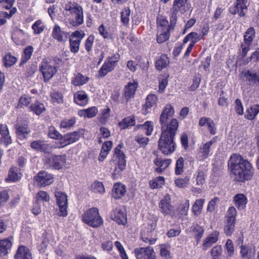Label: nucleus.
I'll return each mask as SVG.
<instances>
[{
	"instance_id": "338daca9",
	"label": "nucleus",
	"mask_w": 259,
	"mask_h": 259,
	"mask_svg": "<svg viewBox=\"0 0 259 259\" xmlns=\"http://www.w3.org/2000/svg\"><path fill=\"white\" fill-rule=\"evenodd\" d=\"M94 39V36L93 35H90L85 41V49L88 53H89L92 50Z\"/></svg>"
},
{
	"instance_id": "8fccbe9b",
	"label": "nucleus",
	"mask_w": 259,
	"mask_h": 259,
	"mask_svg": "<svg viewBox=\"0 0 259 259\" xmlns=\"http://www.w3.org/2000/svg\"><path fill=\"white\" fill-rule=\"evenodd\" d=\"M17 60V58L12 56L10 53L6 54L4 58L5 65L7 67L13 66L15 64Z\"/></svg>"
},
{
	"instance_id": "423d86ee",
	"label": "nucleus",
	"mask_w": 259,
	"mask_h": 259,
	"mask_svg": "<svg viewBox=\"0 0 259 259\" xmlns=\"http://www.w3.org/2000/svg\"><path fill=\"white\" fill-rule=\"evenodd\" d=\"M122 145H118L114 149V154L113 156L114 161H115V170L113 174H116L121 171L125 168L126 160L125 156L124 153L121 151Z\"/></svg>"
},
{
	"instance_id": "72a5a7b5",
	"label": "nucleus",
	"mask_w": 259,
	"mask_h": 259,
	"mask_svg": "<svg viewBox=\"0 0 259 259\" xmlns=\"http://www.w3.org/2000/svg\"><path fill=\"white\" fill-rule=\"evenodd\" d=\"M89 79L90 78L88 76H84L80 73H78L72 78L71 82L75 86H81L88 82Z\"/></svg>"
},
{
	"instance_id": "f704fd0d",
	"label": "nucleus",
	"mask_w": 259,
	"mask_h": 259,
	"mask_svg": "<svg viewBox=\"0 0 259 259\" xmlns=\"http://www.w3.org/2000/svg\"><path fill=\"white\" fill-rule=\"evenodd\" d=\"M187 1L188 0H174L172 7L171 9L173 16H176L179 11H181L182 9H184Z\"/></svg>"
},
{
	"instance_id": "c756f323",
	"label": "nucleus",
	"mask_w": 259,
	"mask_h": 259,
	"mask_svg": "<svg viewBox=\"0 0 259 259\" xmlns=\"http://www.w3.org/2000/svg\"><path fill=\"white\" fill-rule=\"evenodd\" d=\"M154 162L156 165L158 166L155 169L156 171L161 173L168 166L171 162V160L170 159L163 160L160 158L157 157Z\"/></svg>"
},
{
	"instance_id": "b1692460",
	"label": "nucleus",
	"mask_w": 259,
	"mask_h": 259,
	"mask_svg": "<svg viewBox=\"0 0 259 259\" xmlns=\"http://www.w3.org/2000/svg\"><path fill=\"white\" fill-rule=\"evenodd\" d=\"M12 38L17 45H24L26 43L25 32L20 29H14L12 34Z\"/></svg>"
},
{
	"instance_id": "a18cd8bd",
	"label": "nucleus",
	"mask_w": 259,
	"mask_h": 259,
	"mask_svg": "<svg viewBox=\"0 0 259 259\" xmlns=\"http://www.w3.org/2000/svg\"><path fill=\"white\" fill-rule=\"evenodd\" d=\"M76 119L75 117L71 118H65L60 123V127L63 128H70L76 123Z\"/></svg>"
},
{
	"instance_id": "20e7f679",
	"label": "nucleus",
	"mask_w": 259,
	"mask_h": 259,
	"mask_svg": "<svg viewBox=\"0 0 259 259\" xmlns=\"http://www.w3.org/2000/svg\"><path fill=\"white\" fill-rule=\"evenodd\" d=\"M82 219L84 223L93 228L100 227L103 222L99 214L98 209L96 207H93L85 212Z\"/></svg>"
},
{
	"instance_id": "4468645a",
	"label": "nucleus",
	"mask_w": 259,
	"mask_h": 259,
	"mask_svg": "<svg viewBox=\"0 0 259 259\" xmlns=\"http://www.w3.org/2000/svg\"><path fill=\"white\" fill-rule=\"evenodd\" d=\"M159 207L161 212L164 215H172L174 214L173 206L170 204V198L168 195H166L159 203Z\"/></svg>"
},
{
	"instance_id": "c03bdc74",
	"label": "nucleus",
	"mask_w": 259,
	"mask_h": 259,
	"mask_svg": "<svg viewBox=\"0 0 259 259\" xmlns=\"http://www.w3.org/2000/svg\"><path fill=\"white\" fill-rule=\"evenodd\" d=\"M33 52V48L31 46H28L24 49L21 59V62L22 63H25L29 60L32 56Z\"/></svg>"
},
{
	"instance_id": "79ce46f5",
	"label": "nucleus",
	"mask_w": 259,
	"mask_h": 259,
	"mask_svg": "<svg viewBox=\"0 0 259 259\" xmlns=\"http://www.w3.org/2000/svg\"><path fill=\"white\" fill-rule=\"evenodd\" d=\"M136 127L143 131H146L147 136L151 135L153 131V123L150 121H146L144 124H138Z\"/></svg>"
},
{
	"instance_id": "1a4fd4ad",
	"label": "nucleus",
	"mask_w": 259,
	"mask_h": 259,
	"mask_svg": "<svg viewBox=\"0 0 259 259\" xmlns=\"http://www.w3.org/2000/svg\"><path fill=\"white\" fill-rule=\"evenodd\" d=\"M39 70L42 74L45 82H47L55 75L57 69L56 66L51 65L46 61H44L39 67Z\"/></svg>"
},
{
	"instance_id": "ddd939ff",
	"label": "nucleus",
	"mask_w": 259,
	"mask_h": 259,
	"mask_svg": "<svg viewBox=\"0 0 259 259\" xmlns=\"http://www.w3.org/2000/svg\"><path fill=\"white\" fill-rule=\"evenodd\" d=\"M66 160V157L65 155H52L47 159L46 162L55 169H60L65 165Z\"/></svg>"
},
{
	"instance_id": "5fc2aeb1",
	"label": "nucleus",
	"mask_w": 259,
	"mask_h": 259,
	"mask_svg": "<svg viewBox=\"0 0 259 259\" xmlns=\"http://www.w3.org/2000/svg\"><path fill=\"white\" fill-rule=\"evenodd\" d=\"M131 10L130 8H124V10L121 13V21L124 25H127L130 21V16Z\"/></svg>"
},
{
	"instance_id": "0eeeda50",
	"label": "nucleus",
	"mask_w": 259,
	"mask_h": 259,
	"mask_svg": "<svg viewBox=\"0 0 259 259\" xmlns=\"http://www.w3.org/2000/svg\"><path fill=\"white\" fill-rule=\"evenodd\" d=\"M218 137H213L211 140L202 143L197 151V155L201 160L206 159L209 155H211V149L214 144L217 142Z\"/></svg>"
},
{
	"instance_id": "5701e85b",
	"label": "nucleus",
	"mask_w": 259,
	"mask_h": 259,
	"mask_svg": "<svg viewBox=\"0 0 259 259\" xmlns=\"http://www.w3.org/2000/svg\"><path fill=\"white\" fill-rule=\"evenodd\" d=\"M15 259H32L29 249L23 245L19 246L14 255Z\"/></svg>"
},
{
	"instance_id": "c9c22d12",
	"label": "nucleus",
	"mask_w": 259,
	"mask_h": 259,
	"mask_svg": "<svg viewBox=\"0 0 259 259\" xmlns=\"http://www.w3.org/2000/svg\"><path fill=\"white\" fill-rule=\"evenodd\" d=\"M169 63V60L168 57L164 54H162L158 58L155 62V67L158 70H161L167 66Z\"/></svg>"
},
{
	"instance_id": "f03ea898",
	"label": "nucleus",
	"mask_w": 259,
	"mask_h": 259,
	"mask_svg": "<svg viewBox=\"0 0 259 259\" xmlns=\"http://www.w3.org/2000/svg\"><path fill=\"white\" fill-rule=\"evenodd\" d=\"M162 133L158 141L159 149L164 154L172 153L175 150L174 141L177 130H161Z\"/></svg>"
},
{
	"instance_id": "bf43d9fd",
	"label": "nucleus",
	"mask_w": 259,
	"mask_h": 259,
	"mask_svg": "<svg viewBox=\"0 0 259 259\" xmlns=\"http://www.w3.org/2000/svg\"><path fill=\"white\" fill-rule=\"evenodd\" d=\"M36 199L37 202L40 201L49 202L50 201V196L47 192L40 191L36 194Z\"/></svg>"
},
{
	"instance_id": "39448f33",
	"label": "nucleus",
	"mask_w": 259,
	"mask_h": 259,
	"mask_svg": "<svg viewBox=\"0 0 259 259\" xmlns=\"http://www.w3.org/2000/svg\"><path fill=\"white\" fill-rule=\"evenodd\" d=\"M120 59V55L118 53L113 54L108 57L105 61L98 71V75L100 77H103L108 73L113 71L117 65Z\"/></svg>"
},
{
	"instance_id": "9b49d317",
	"label": "nucleus",
	"mask_w": 259,
	"mask_h": 259,
	"mask_svg": "<svg viewBox=\"0 0 259 259\" xmlns=\"http://www.w3.org/2000/svg\"><path fill=\"white\" fill-rule=\"evenodd\" d=\"M134 252L137 259H156L153 248L150 246L136 248Z\"/></svg>"
},
{
	"instance_id": "f3484780",
	"label": "nucleus",
	"mask_w": 259,
	"mask_h": 259,
	"mask_svg": "<svg viewBox=\"0 0 259 259\" xmlns=\"http://www.w3.org/2000/svg\"><path fill=\"white\" fill-rule=\"evenodd\" d=\"M80 138V134L78 132H74L68 133L62 138L60 141L61 146L59 148H63L65 146L76 142Z\"/></svg>"
},
{
	"instance_id": "864d4df0",
	"label": "nucleus",
	"mask_w": 259,
	"mask_h": 259,
	"mask_svg": "<svg viewBox=\"0 0 259 259\" xmlns=\"http://www.w3.org/2000/svg\"><path fill=\"white\" fill-rule=\"evenodd\" d=\"M164 183V179L163 177H158L156 179L150 182L149 184L152 189L161 187Z\"/></svg>"
},
{
	"instance_id": "bb28decb",
	"label": "nucleus",
	"mask_w": 259,
	"mask_h": 259,
	"mask_svg": "<svg viewBox=\"0 0 259 259\" xmlns=\"http://www.w3.org/2000/svg\"><path fill=\"white\" fill-rule=\"evenodd\" d=\"M88 101V96L83 91H77L74 94V101L80 106L85 105Z\"/></svg>"
},
{
	"instance_id": "a878e982",
	"label": "nucleus",
	"mask_w": 259,
	"mask_h": 259,
	"mask_svg": "<svg viewBox=\"0 0 259 259\" xmlns=\"http://www.w3.org/2000/svg\"><path fill=\"white\" fill-rule=\"evenodd\" d=\"M68 34V32L62 31L60 27L57 24L55 25L53 28L52 36L59 42L63 41L64 40L63 36L67 38Z\"/></svg>"
},
{
	"instance_id": "3c124183",
	"label": "nucleus",
	"mask_w": 259,
	"mask_h": 259,
	"mask_svg": "<svg viewBox=\"0 0 259 259\" xmlns=\"http://www.w3.org/2000/svg\"><path fill=\"white\" fill-rule=\"evenodd\" d=\"M31 101V98L28 95L24 94L20 97L18 101V108L28 106Z\"/></svg>"
},
{
	"instance_id": "2f4dec72",
	"label": "nucleus",
	"mask_w": 259,
	"mask_h": 259,
	"mask_svg": "<svg viewBox=\"0 0 259 259\" xmlns=\"http://www.w3.org/2000/svg\"><path fill=\"white\" fill-rule=\"evenodd\" d=\"M233 200L236 206L240 209H243L247 202L246 197L243 194H238L234 196Z\"/></svg>"
},
{
	"instance_id": "473e14b6",
	"label": "nucleus",
	"mask_w": 259,
	"mask_h": 259,
	"mask_svg": "<svg viewBox=\"0 0 259 259\" xmlns=\"http://www.w3.org/2000/svg\"><path fill=\"white\" fill-rule=\"evenodd\" d=\"M12 242L10 239H5L0 241V256L7 254L11 250Z\"/></svg>"
},
{
	"instance_id": "ea45409f",
	"label": "nucleus",
	"mask_w": 259,
	"mask_h": 259,
	"mask_svg": "<svg viewBox=\"0 0 259 259\" xmlns=\"http://www.w3.org/2000/svg\"><path fill=\"white\" fill-rule=\"evenodd\" d=\"M259 112V104L254 105L246 111L245 118L249 120H253L255 118Z\"/></svg>"
},
{
	"instance_id": "f257e3e1",
	"label": "nucleus",
	"mask_w": 259,
	"mask_h": 259,
	"mask_svg": "<svg viewBox=\"0 0 259 259\" xmlns=\"http://www.w3.org/2000/svg\"><path fill=\"white\" fill-rule=\"evenodd\" d=\"M228 166L235 176V181L244 182L250 180L254 175L251 164L240 155H232L228 161Z\"/></svg>"
},
{
	"instance_id": "7c9ffc66",
	"label": "nucleus",
	"mask_w": 259,
	"mask_h": 259,
	"mask_svg": "<svg viewBox=\"0 0 259 259\" xmlns=\"http://www.w3.org/2000/svg\"><path fill=\"white\" fill-rule=\"evenodd\" d=\"M126 192V187L124 185L116 183L114 185L112 189L113 196L116 198H120L123 196Z\"/></svg>"
},
{
	"instance_id": "dca6fc26",
	"label": "nucleus",
	"mask_w": 259,
	"mask_h": 259,
	"mask_svg": "<svg viewBox=\"0 0 259 259\" xmlns=\"http://www.w3.org/2000/svg\"><path fill=\"white\" fill-rule=\"evenodd\" d=\"M70 15L73 18L70 24L75 27H77L82 24L83 22V13L82 7L78 5L74 10L71 13Z\"/></svg>"
},
{
	"instance_id": "9d476101",
	"label": "nucleus",
	"mask_w": 259,
	"mask_h": 259,
	"mask_svg": "<svg viewBox=\"0 0 259 259\" xmlns=\"http://www.w3.org/2000/svg\"><path fill=\"white\" fill-rule=\"evenodd\" d=\"M57 204L59 208V215L66 217L67 215V196L64 192H55Z\"/></svg>"
},
{
	"instance_id": "393cba45",
	"label": "nucleus",
	"mask_w": 259,
	"mask_h": 259,
	"mask_svg": "<svg viewBox=\"0 0 259 259\" xmlns=\"http://www.w3.org/2000/svg\"><path fill=\"white\" fill-rule=\"evenodd\" d=\"M157 101V97L154 94L149 95L146 100L145 104L143 107V112L145 114L150 112L149 110L152 107L156 105Z\"/></svg>"
},
{
	"instance_id": "cd10ccee",
	"label": "nucleus",
	"mask_w": 259,
	"mask_h": 259,
	"mask_svg": "<svg viewBox=\"0 0 259 259\" xmlns=\"http://www.w3.org/2000/svg\"><path fill=\"white\" fill-rule=\"evenodd\" d=\"M98 112V108L95 106H93L87 109L78 110V115L84 118H91L95 117Z\"/></svg>"
},
{
	"instance_id": "2eb2a0df",
	"label": "nucleus",
	"mask_w": 259,
	"mask_h": 259,
	"mask_svg": "<svg viewBox=\"0 0 259 259\" xmlns=\"http://www.w3.org/2000/svg\"><path fill=\"white\" fill-rule=\"evenodd\" d=\"M35 179L40 187H44L50 185L53 182V176L45 171H39Z\"/></svg>"
},
{
	"instance_id": "13d9d810",
	"label": "nucleus",
	"mask_w": 259,
	"mask_h": 259,
	"mask_svg": "<svg viewBox=\"0 0 259 259\" xmlns=\"http://www.w3.org/2000/svg\"><path fill=\"white\" fill-rule=\"evenodd\" d=\"M30 132L26 125H20L16 128V133L20 138H26V136Z\"/></svg>"
},
{
	"instance_id": "a19ab883",
	"label": "nucleus",
	"mask_w": 259,
	"mask_h": 259,
	"mask_svg": "<svg viewBox=\"0 0 259 259\" xmlns=\"http://www.w3.org/2000/svg\"><path fill=\"white\" fill-rule=\"evenodd\" d=\"M29 110L33 112L37 115H39L45 111L46 108L44 104L36 102L29 107Z\"/></svg>"
},
{
	"instance_id": "603ef678",
	"label": "nucleus",
	"mask_w": 259,
	"mask_h": 259,
	"mask_svg": "<svg viewBox=\"0 0 259 259\" xmlns=\"http://www.w3.org/2000/svg\"><path fill=\"white\" fill-rule=\"evenodd\" d=\"M184 160L183 157H180L177 160L175 167V174L177 175L182 174L184 171Z\"/></svg>"
},
{
	"instance_id": "774afa93",
	"label": "nucleus",
	"mask_w": 259,
	"mask_h": 259,
	"mask_svg": "<svg viewBox=\"0 0 259 259\" xmlns=\"http://www.w3.org/2000/svg\"><path fill=\"white\" fill-rule=\"evenodd\" d=\"M17 12V9L15 7L13 8L9 12L0 11V17L4 19H10L12 16Z\"/></svg>"
},
{
	"instance_id": "680f3d73",
	"label": "nucleus",
	"mask_w": 259,
	"mask_h": 259,
	"mask_svg": "<svg viewBox=\"0 0 259 259\" xmlns=\"http://www.w3.org/2000/svg\"><path fill=\"white\" fill-rule=\"evenodd\" d=\"M51 96L54 103L60 104L63 102V96L61 93L58 92L54 91L51 93Z\"/></svg>"
},
{
	"instance_id": "49530a36",
	"label": "nucleus",
	"mask_w": 259,
	"mask_h": 259,
	"mask_svg": "<svg viewBox=\"0 0 259 259\" xmlns=\"http://www.w3.org/2000/svg\"><path fill=\"white\" fill-rule=\"evenodd\" d=\"M45 25L41 20L36 21L32 26L34 34L41 33L45 29Z\"/></svg>"
},
{
	"instance_id": "052dcab7",
	"label": "nucleus",
	"mask_w": 259,
	"mask_h": 259,
	"mask_svg": "<svg viewBox=\"0 0 259 259\" xmlns=\"http://www.w3.org/2000/svg\"><path fill=\"white\" fill-rule=\"evenodd\" d=\"M48 136L54 139H62V135L59 133V132L55 129L53 126H51L49 129Z\"/></svg>"
},
{
	"instance_id": "4d7b16f0",
	"label": "nucleus",
	"mask_w": 259,
	"mask_h": 259,
	"mask_svg": "<svg viewBox=\"0 0 259 259\" xmlns=\"http://www.w3.org/2000/svg\"><path fill=\"white\" fill-rule=\"evenodd\" d=\"M80 42L81 41L79 40L69 38L70 51L73 53H77L79 51Z\"/></svg>"
},
{
	"instance_id": "7ed1b4c3",
	"label": "nucleus",
	"mask_w": 259,
	"mask_h": 259,
	"mask_svg": "<svg viewBox=\"0 0 259 259\" xmlns=\"http://www.w3.org/2000/svg\"><path fill=\"white\" fill-rule=\"evenodd\" d=\"M174 107L170 104H166L163 108L160 116V122L161 130H178L179 122L176 118L172 119L170 122L168 121L174 115Z\"/></svg>"
},
{
	"instance_id": "69168bd1",
	"label": "nucleus",
	"mask_w": 259,
	"mask_h": 259,
	"mask_svg": "<svg viewBox=\"0 0 259 259\" xmlns=\"http://www.w3.org/2000/svg\"><path fill=\"white\" fill-rule=\"evenodd\" d=\"M225 248L227 250V254L228 256H232L234 252V245L231 240L228 239L225 244Z\"/></svg>"
},
{
	"instance_id": "c85d7f7f",
	"label": "nucleus",
	"mask_w": 259,
	"mask_h": 259,
	"mask_svg": "<svg viewBox=\"0 0 259 259\" xmlns=\"http://www.w3.org/2000/svg\"><path fill=\"white\" fill-rule=\"evenodd\" d=\"M156 22L158 31H169L170 26L166 17L163 16H158L157 17Z\"/></svg>"
},
{
	"instance_id": "412c9836",
	"label": "nucleus",
	"mask_w": 259,
	"mask_h": 259,
	"mask_svg": "<svg viewBox=\"0 0 259 259\" xmlns=\"http://www.w3.org/2000/svg\"><path fill=\"white\" fill-rule=\"evenodd\" d=\"M219 235V232L217 231H215L211 234H209L206 238H205L203 242L202 245V249L203 250H206L213 244L217 242L218 240Z\"/></svg>"
},
{
	"instance_id": "09e8293b",
	"label": "nucleus",
	"mask_w": 259,
	"mask_h": 259,
	"mask_svg": "<svg viewBox=\"0 0 259 259\" xmlns=\"http://www.w3.org/2000/svg\"><path fill=\"white\" fill-rule=\"evenodd\" d=\"M204 203V199H197L193 205V211L195 215L200 213Z\"/></svg>"
},
{
	"instance_id": "4c0bfd02",
	"label": "nucleus",
	"mask_w": 259,
	"mask_h": 259,
	"mask_svg": "<svg viewBox=\"0 0 259 259\" xmlns=\"http://www.w3.org/2000/svg\"><path fill=\"white\" fill-rule=\"evenodd\" d=\"M203 37V36L198 34L196 32H191L188 34L183 39V44H186L188 41H190L191 44L195 45V44L201 40Z\"/></svg>"
},
{
	"instance_id": "6e6552de",
	"label": "nucleus",
	"mask_w": 259,
	"mask_h": 259,
	"mask_svg": "<svg viewBox=\"0 0 259 259\" xmlns=\"http://www.w3.org/2000/svg\"><path fill=\"white\" fill-rule=\"evenodd\" d=\"M156 227V223L152 222L148 225L147 227L143 229L141 232V238L145 243L153 244L155 243L156 238L153 237L154 230Z\"/></svg>"
},
{
	"instance_id": "aec40b11",
	"label": "nucleus",
	"mask_w": 259,
	"mask_h": 259,
	"mask_svg": "<svg viewBox=\"0 0 259 259\" xmlns=\"http://www.w3.org/2000/svg\"><path fill=\"white\" fill-rule=\"evenodd\" d=\"M111 218L118 224L124 225L126 223V215L120 208H116L111 212Z\"/></svg>"
},
{
	"instance_id": "58836bf2",
	"label": "nucleus",
	"mask_w": 259,
	"mask_h": 259,
	"mask_svg": "<svg viewBox=\"0 0 259 259\" xmlns=\"http://www.w3.org/2000/svg\"><path fill=\"white\" fill-rule=\"evenodd\" d=\"M255 31L253 27H249L245 31L243 36L244 42L248 45H251L254 37Z\"/></svg>"
},
{
	"instance_id": "0e129e2a",
	"label": "nucleus",
	"mask_w": 259,
	"mask_h": 259,
	"mask_svg": "<svg viewBox=\"0 0 259 259\" xmlns=\"http://www.w3.org/2000/svg\"><path fill=\"white\" fill-rule=\"evenodd\" d=\"M193 232L195 233V237L198 240L197 241L199 242L203 235L204 230L201 226L197 225L194 227Z\"/></svg>"
},
{
	"instance_id": "37998d69",
	"label": "nucleus",
	"mask_w": 259,
	"mask_h": 259,
	"mask_svg": "<svg viewBox=\"0 0 259 259\" xmlns=\"http://www.w3.org/2000/svg\"><path fill=\"white\" fill-rule=\"evenodd\" d=\"M237 215V211L235 207H230L227 212L225 217V222L227 223H235L236 217Z\"/></svg>"
},
{
	"instance_id": "6e6d98bb",
	"label": "nucleus",
	"mask_w": 259,
	"mask_h": 259,
	"mask_svg": "<svg viewBox=\"0 0 259 259\" xmlns=\"http://www.w3.org/2000/svg\"><path fill=\"white\" fill-rule=\"evenodd\" d=\"M169 37V31H158L156 40L159 44H161L167 40Z\"/></svg>"
},
{
	"instance_id": "de8ad7c7",
	"label": "nucleus",
	"mask_w": 259,
	"mask_h": 259,
	"mask_svg": "<svg viewBox=\"0 0 259 259\" xmlns=\"http://www.w3.org/2000/svg\"><path fill=\"white\" fill-rule=\"evenodd\" d=\"M223 249L221 246L216 245L212 248L210 254L212 259H221Z\"/></svg>"
},
{
	"instance_id": "6ab92c4d",
	"label": "nucleus",
	"mask_w": 259,
	"mask_h": 259,
	"mask_svg": "<svg viewBox=\"0 0 259 259\" xmlns=\"http://www.w3.org/2000/svg\"><path fill=\"white\" fill-rule=\"evenodd\" d=\"M138 83L137 81L130 82L124 88L123 98L127 102L131 98H133L135 92L138 87Z\"/></svg>"
},
{
	"instance_id": "4be33fe9",
	"label": "nucleus",
	"mask_w": 259,
	"mask_h": 259,
	"mask_svg": "<svg viewBox=\"0 0 259 259\" xmlns=\"http://www.w3.org/2000/svg\"><path fill=\"white\" fill-rule=\"evenodd\" d=\"M241 78L244 81H247L250 83H259V74L252 72L248 70H243L241 73Z\"/></svg>"
},
{
	"instance_id": "e2e57ef3",
	"label": "nucleus",
	"mask_w": 259,
	"mask_h": 259,
	"mask_svg": "<svg viewBox=\"0 0 259 259\" xmlns=\"http://www.w3.org/2000/svg\"><path fill=\"white\" fill-rule=\"evenodd\" d=\"M220 201L218 197H215L208 203L207 210L209 212H213L217 208V204Z\"/></svg>"
},
{
	"instance_id": "a211bd4d",
	"label": "nucleus",
	"mask_w": 259,
	"mask_h": 259,
	"mask_svg": "<svg viewBox=\"0 0 259 259\" xmlns=\"http://www.w3.org/2000/svg\"><path fill=\"white\" fill-rule=\"evenodd\" d=\"M32 149L44 153H50L52 151V146L42 140H35L30 144Z\"/></svg>"
},
{
	"instance_id": "f8f14e48",
	"label": "nucleus",
	"mask_w": 259,
	"mask_h": 259,
	"mask_svg": "<svg viewBox=\"0 0 259 259\" xmlns=\"http://www.w3.org/2000/svg\"><path fill=\"white\" fill-rule=\"evenodd\" d=\"M247 2L248 0H237L235 6L230 7V13L233 15L238 13L240 17L244 16L245 11L247 9Z\"/></svg>"
},
{
	"instance_id": "e433bc0d",
	"label": "nucleus",
	"mask_w": 259,
	"mask_h": 259,
	"mask_svg": "<svg viewBox=\"0 0 259 259\" xmlns=\"http://www.w3.org/2000/svg\"><path fill=\"white\" fill-rule=\"evenodd\" d=\"M17 167L12 166L9 171L8 176L5 179L6 182H15L21 178L20 173H19Z\"/></svg>"
}]
</instances>
